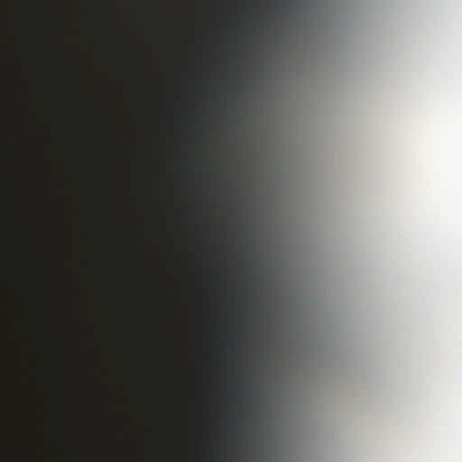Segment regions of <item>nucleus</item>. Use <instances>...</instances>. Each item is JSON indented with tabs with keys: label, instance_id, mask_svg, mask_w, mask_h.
<instances>
[{
	"label": "nucleus",
	"instance_id": "nucleus-3",
	"mask_svg": "<svg viewBox=\"0 0 462 462\" xmlns=\"http://www.w3.org/2000/svg\"><path fill=\"white\" fill-rule=\"evenodd\" d=\"M19 158H20L21 160H23V159H24V153H23V152H19Z\"/></svg>",
	"mask_w": 462,
	"mask_h": 462
},
{
	"label": "nucleus",
	"instance_id": "nucleus-1",
	"mask_svg": "<svg viewBox=\"0 0 462 462\" xmlns=\"http://www.w3.org/2000/svg\"><path fill=\"white\" fill-rule=\"evenodd\" d=\"M19 226H20L22 242L25 245H30V247L32 248V254L30 255V259L34 261L35 260V249H34V247H32L31 245L29 234L23 229L22 218L19 219Z\"/></svg>",
	"mask_w": 462,
	"mask_h": 462
},
{
	"label": "nucleus",
	"instance_id": "nucleus-2",
	"mask_svg": "<svg viewBox=\"0 0 462 462\" xmlns=\"http://www.w3.org/2000/svg\"><path fill=\"white\" fill-rule=\"evenodd\" d=\"M23 273H24V275L26 276V278H29L30 280H32V276H31V275H29V273H28V269H27V267H24V269H23Z\"/></svg>",
	"mask_w": 462,
	"mask_h": 462
}]
</instances>
